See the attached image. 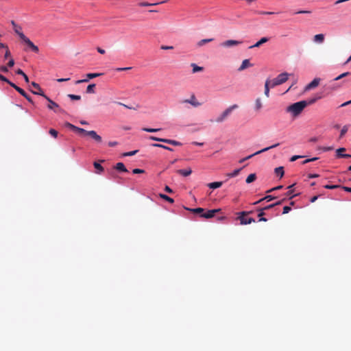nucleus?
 <instances>
[{
	"instance_id": "nucleus-1",
	"label": "nucleus",
	"mask_w": 351,
	"mask_h": 351,
	"mask_svg": "<svg viewBox=\"0 0 351 351\" xmlns=\"http://www.w3.org/2000/svg\"><path fill=\"white\" fill-rule=\"evenodd\" d=\"M307 105L308 103L306 101H300L289 106L286 111L290 113L293 117H297L301 114Z\"/></svg>"
},
{
	"instance_id": "nucleus-2",
	"label": "nucleus",
	"mask_w": 351,
	"mask_h": 351,
	"mask_svg": "<svg viewBox=\"0 0 351 351\" xmlns=\"http://www.w3.org/2000/svg\"><path fill=\"white\" fill-rule=\"evenodd\" d=\"M238 108L239 106L237 104H234L229 106L217 118L216 121L217 123L223 122L227 118V117L230 115L232 110Z\"/></svg>"
},
{
	"instance_id": "nucleus-3",
	"label": "nucleus",
	"mask_w": 351,
	"mask_h": 351,
	"mask_svg": "<svg viewBox=\"0 0 351 351\" xmlns=\"http://www.w3.org/2000/svg\"><path fill=\"white\" fill-rule=\"evenodd\" d=\"M149 139H151L152 141H155L165 143H167V144H169L171 145H174V146H180L182 145V143L180 142L175 141V140L162 138H158V137H156L154 136H149Z\"/></svg>"
},
{
	"instance_id": "nucleus-4",
	"label": "nucleus",
	"mask_w": 351,
	"mask_h": 351,
	"mask_svg": "<svg viewBox=\"0 0 351 351\" xmlns=\"http://www.w3.org/2000/svg\"><path fill=\"white\" fill-rule=\"evenodd\" d=\"M44 98L49 102L47 108L50 110H53L54 112L64 113V110L62 109L58 104L52 101L49 97L47 95L44 97Z\"/></svg>"
},
{
	"instance_id": "nucleus-5",
	"label": "nucleus",
	"mask_w": 351,
	"mask_h": 351,
	"mask_svg": "<svg viewBox=\"0 0 351 351\" xmlns=\"http://www.w3.org/2000/svg\"><path fill=\"white\" fill-rule=\"evenodd\" d=\"M248 212L243 211L239 213V219L240 220V223L242 225L250 224L252 222H255V219L252 217H246V215L248 214Z\"/></svg>"
},
{
	"instance_id": "nucleus-6",
	"label": "nucleus",
	"mask_w": 351,
	"mask_h": 351,
	"mask_svg": "<svg viewBox=\"0 0 351 351\" xmlns=\"http://www.w3.org/2000/svg\"><path fill=\"white\" fill-rule=\"evenodd\" d=\"M21 40L34 53H38L39 49L25 35H22Z\"/></svg>"
},
{
	"instance_id": "nucleus-7",
	"label": "nucleus",
	"mask_w": 351,
	"mask_h": 351,
	"mask_svg": "<svg viewBox=\"0 0 351 351\" xmlns=\"http://www.w3.org/2000/svg\"><path fill=\"white\" fill-rule=\"evenodd\" d=\"M10 86L13 87L18 93H19L22 96H23L29 102L34 104V102L32 98L25 92L23 89L19 87L14 83H10Z\"/></svg>"
},
{
	"instance_id": "nucleus-8",
	"label": "nucleus",
	"mask_w": 351,
	"mask_h": 351,
	"mask_svg": "<svg viewBox=\"0 0 351 351\" xmlns=\"http://www.w3.org/2000/svg\"><path fill=\"white\" fill-rule=\"evenodd\" d=\"M32 86L34 88L35 90H31V92L34 95H38L42 97L46 96L40 85L34 82H32Z\"/></svg>"
},
{
	"instance_id": "nucleus-9",
	"label": "nucleus",
	"mask_w": 351,
	"mask_h": 351,
	"mask_svg": "<svg viewBox=\"0 0 351 351\" xmlns=\"http://www.w3.org/2000/svg\"><path fill=\"white\" fill-rule=\"evenodd\" d=\"M102 75H103V73H88L86 75L87 79L77 80L75 82V84H81V83H84V82H88L90 79H93V78L101 76Z\"/></svg>"
},
{
	"instance_id": "nucleus-10",
	"label": "nucleus",
	"mask_w": 351,
	"mask_h": 351,
	"mask_svg": "<svg viewBox=\"0 0 351 351\" xmlns=\"http://www.w3.org/2000/svg\"><path fill=\"white\" fill-rule=\"evenodd\" d=\"M279 145H280V143H276V144H274V145H273L271 146L263 148V149H261V150L254 153L253 154H251V155L245 157V160H248V159L252 158L253 156H254L256 155L260 154L263 153L265 152H267V151H268V150H269L271 149L275 148V147H278Z\"/></svg>"
},
{
	"instance_id": "nucleus-11",
	"label": "nucleus",
	"mask_w": 351,
	"mask_h": 351,
	"mask_svg": "<svg viewBox=\"0 0 351 351\" xmlns=\"http://www.w3.org/2000/svg\"><path fill=\"white\" fill-rule=\"evenodd\" d=\"M242 43V41L228 40L221 43V46L223 47H231L233 46L239 45Z\"/></svg>"
},
{
	"instance_id": "nucleus-12",
	"label": "nucleus",
	"mask_w": 351,
	"mask_h": 351,
	"mask_svg": "<svg viewBox=\"0 0 351 351\" xmlns=\"http://www.w3.org/2000/svg\"><path fill=\"white\" fill-rule=\"evenodd\" d=\"M320 78L316 77L311 82L308 84L305 87V90H309L316 88L320 83Z\"/></svg>"
},
{
	"instance_id": "nucleus-13",
	"label": "nucleus",
	"mask_w": 351,
	"mask_h": 351,
	"mask_svg": "<svg viewBox=\"0 0 351 351\" xmlns=\"http://www.w3.org/2000/svg\"><path fill=\"white\" fill-rule=\"evenodd\" d=\"M220 211V209H213V210H209L206 211V213H203L202 215H201V217L206 218V219H210L213 218L215 215L217 213H219Z\"/></svg>"
},
{
	"instance_id": "nucleus-14",
	"label": "nucleus",
	"mask_w": 351,
	"mask_h": 351,
	"mask_svg": "<svg viewBox=\"0 0 351 351\" xmlns=\"http://www.w3.org/2000/svg\"><path fill=\"white\" fill-rule=\"evenodd\" d=\"M182 102L190 104L194 107H197L201 105V104L199 101H197V100L194 95H192L191 96L190 99H185Z\"/></svg>"
},
{
	"instance_id": "nucleus-15",
	"label": "nucleus",
	"mask_w": 351,
	"mask_h": 351,
	"mask_svg": "<svg viewBox=\"0 0 351 351\" xmlns=\"http://www.w3.org/2000/svg\"><path fill=\"white\" fill-rule=\"evenodd\" d=\"M86 136H89L97 143H101L102 141L101 137L94 130L88 131Z\"/></svg>"
},
{
	"instance_id": "nucleus-16",
	"label": "nucleus",
	"mask_w": 351,
	"mask_h": 351,
	"mask_svg": "<svg viewBox=\"0 0 351 351\" xmlns=\"http://www.w3.org/2000/svg\"><path fill=\"white\" fill-rule=\"evenodd\" d=\"M289 75V74L287 73H282L279 74L276 77V78L278 79V80L279 81L280 84H282L287 81Z\"/></svg>"
},
{
	"instance_id": "nucleus-17",
	"label": "nucleus",
	"mask_w": 351,
	"mask_h": 351,
	"mask_svg": "<svg viewBox=\"0 0 351 351\" xmlns=\"http://www.w3.org/2000/svg\"><path fill=\"white\" fill-rule=\"evenodd\" d=\"M252 66V64L250 63V60L248 59H245L242 62L241 65L238 69V71H243L244 69H245L248 67H250Z\"/></svg>"
},
{
	"instance_id": "nucleus-18",
	"label": "nucleus",
	"mask_w": 351,
	"mask_h": 351,
	"mask_svg": "<svg viewBox=\"0 0 351 351\" xmlns=\"http://www.w3.org/2000/svg\"><path fill=\"white\" fill-rule=\"evenodd\" d=\"M269 40V38L267 37H263L261 38L260 40H258L257 43H256L254 45L250 46V48H254V47H259L261 45L267 43Z\"/></svg>"
},
{
	"instance_id": "nucleus-19",
	"label": "nucleus",
	"mask_w": 351,
	"mask_h": 351,
	"mask_svg": "<svg viewBox=\"0 0 351 351\" xmlns=\"http://www.w3.org/2000/svg\"><path fill=\"white\" fill-rule=\"evenodd\" d=\"M177 173L180 175H182L183 176H188L191 174L192 170L191 168L186 169H179L177 171Z\"/></svg>"
},
{
	"instance_id": "nucleus-20",
	"label": "nucleus",
	"mask_w": 351,
	"mask_h": 351,
	"mask_svg": "<svg viewBox=\"0 0 351 351\" xmlns=\"http://www.w3.org/2000/svg\"><path fill=\"white\" fill-rule=\"evenodd\" d=\"M346 149L343 147L339 148L337 149V154L338 158H351V155L347 154H340V152H345Z\"/></svg>"
},
{
	"instance_id": "nucleus-21",
	"label": "nucleus",
	"mask_w": 351,
	"mask_h": 351,
	"mask_svg": "<svg viewBox=\"0 0 351 351\" xmlns=\"http://www.w3.org/2000/svg\"><path fill=\"white\" fill-rule=\"evenodd\" d=\"M114 168L119 171H122V172H127L128 171V169L125 168L124 164L123 162H118L117 163L116 166L114 167Z\"/></svg>"
},
{
	"instance_id": "nucleus-22",
	"label": "nucleus",
	"mask_w": 351,
	"mask_h": 351,
	"mask_svg": "<svg viewBox=\"0 0 351 351\" xmlns=\"http://www.w3.org/2000/svg\"><path fill=\"white\" fill-rule=\"evenodd\" d=\"M222 184H223L222 182H210V183L208 184V186L210 189H215L221 187L222 186Z\"/></svg>"
},
{
	"instance_id": "nucleus-23",
	"label": "nucleus",
	"mask_w": 351,
	"mask_h": 351,
	"mask_svg": "<svg viewBox=\"0 0 351 351\" xmlns=\"http://www.w3.org/2000/svg\"><path fill=\"white\" fill-rule=\"evenodd\" d=\"M313 40L315 42L322 43L324 40V35L322 34H316L313 38Z\"/></svg>"
},
{
	"instance_id": "nucleus-24",
	"label": "nucleus",
	"mask_w": 351,
	"mask_h": 351,
	"mask_svg": "<svg viewBox=\"0 0 351 351\" xmlns=\"http://www.w3.org/2000/svg\"><path fill=\"white\" fill-rule=\"evenodd\" d=\"M214 40V38H205L199 40L197 43V46L200 47L204 45L206 43H208L210 42H212Z\"/></svg>"
},
{
	"instance_id": "nucleus-25",
	"label": "nucleus",
	"mask_w": 351,
	"mask_h": 351,
	"mask_svg": "<svg viewBox=\"0 0 351 351\" xmlns=\"http://www.w3.org/2000/svg\"><path fill=\"white\" fill-rule=\"evenodd\" d=\"M186 210H188L193 213H197V214H203V213L204 212V209L202 208H184Z\"/></svg>"
},
{
	"instance_id": "nucleus-26",
	"label": "nucleus",
	"mask_w": 351,
	"mask_h": 351,
	"mask_svg": "<svg viewBox=\"0 0 351 351\" xmlns=\"http://www.w3.org/2000/svg\"><path fill=\"white\" fill-rule=\"evenodd\" d=\"M263 108V104L261 98H257L255 101V110L259 111Z\"/></svg>"
},
{
	"instance_id": "nucleus-27",
	"label": "nucleus",
	"mask_w": 351,
	"mask_h": 351,
	"mask_svg": "<svg viewBox=\"0 0 351 351\" xmlns=\"http://www.w3.org/2000/svg\"><path fill=\"white\" fill-rule=\"evenodd\" d=\"M270 80H267L265 84V95L267 97L269 96Z\"/></svg>"
},
{
	"instance_id": "nucleus-28",
	"label": "nucleus",
	"mask_w": 351,
	"mask_h": 351,
	"mask_svg": "<svg viewBox=\"0 0 351 351\" xmlns=\"http://www.w3.org/2000/svg\"><path fill=\"white\" fill-rule=\"evenodd\" d=\"M93 165H94V167L98 171L97 172V173L100 174L104 171V167L99 162H95L93 163Z\"/></svg>"
},
{
	"instance_id": "nucleus-29",
	"label": "nucleus",
	"mask_w": 351,
	"mask_h": 351,
	"mask_svg": "<svg viewBox=\"0 0 351 351\" xmlns=\"http://www.w3.org/2000/svg\"><path fill=\"white\" fill-rule=\"evenodd\" d=\"M256 179V176L255 173L250 174L246 178V183L250 184L253 182Z\"/></svg>"
},
{
	"instance_id": "nucleus-30",
	"label": "nucleus",
	"mask_w": 351,
	"mask_h": 351,
	"mask_svg": "<svg viewBox=\"0 0 351 351\" xmlns=\"http://www.w3.org/2000/svg\"><path fill=\"white\" fill-rule=\"evenodd\" d=\"M14 32L19 36V37L21 39L22 35H25L22 32V27L19 25H17L14 28Z\"/></svg>"
},
{
	"instance_id": "nucleus-31",
	"label": "nucleus",
	"mask_w": 351,
	"mask_h": 351,
	"mask_svg": "<svg viewBox=\"0 0 351 351\" xmlns=\"http://www.w3.org/2000/svg\"><path fill=\"white\" fill-rule=\"evenodd\" d=\"M191 66L193 68V73L199 72V71H202L204 70V68L202 66H199L197 64H195V63H192Z\"/></svg>"
},
{
	"instance_id": "nucleus-32",
	"label": "nucleus",
	"mask_w": 351,
	"mask_h": 351,
	"mask_svg": "<svg viewBox=\"0 0 351 351\" xmlns=\"http://www.w3.org/2000/svg\"><path fill=\"white\" fill-rule=\"evenodd\" d=\"M275 173L277 176H279L282 178L284 176L285 171L282 167H276L275 169Z\"/></svg>"
},
{
	"instance_id": "nucleus-33",
	"label": "nucleus",
	"mask_w": 351,
	"mask_h": 351,
	"mask_svg": "<svg viewBox=\"0 0 351 351\" xmlns=\"http://www.w3.org/2000/svg\"><path fill=\"white\" fill-rule=\"evenodd\" d=\"M95 86L96 85L95 84H89L86 88V93H89V94L95 93Z\"/></svg>"
},
{
	"instance_id": "nucleus-34",
	"label": "nucleus",
	"mask_w": 351,
	"mask_h": 351,
	"mask_svg": "<svg viewBox=\"0 0 351 351\" xmlns=\"http://www.w3.org/2000/svg\"><path fill=\"white\" fill-rule=\"evenodd\" d=\"M274 198H275V197H273L271 195H267L265 197H263V198L259 199L258 201L254 202V204H257L263 202V200H267V202H269V201L274 199Z\"/></svg>"
},
{
	"instance_id": "nucleus-35",
	"label": "nucleus",
	"mask_w": 351,
	"mask_h": 351,
	"mask_svg": "<svg viewBox=\"0 0 351 351\" xmlns=\"http://www.w3.org/2000/svg\"><path fill=\"white\" fill-rule=\"evenodd\" d=\"M152 146L153 147H160V148H163L165 149H167V150H169V151H171L172 152L173 151V149L169 147H167V146H165L164 145H162V144H158V143H154V144H152Z\"/></svg>"
},
{
	"instance_id": "nucleus-36",
	"label": "nucleus",
	"mask_w": 351,
	"mask_h": 351,
	"mask_svg": "<svg viewBox=\"0 0 351 351\" xmlns=\"http://www.w3.org/2000/svg\"><path fill=\"white\" fill-rule=\"evenodd\" d=\"M159 196H160L162 199H165V200H166V201L169 202V203H173V202H174L173 199H172L171 197H169V196H167V195H165V194H162V193H160V194L159 195Z\"/></svg>"
},
{
	"instance_id": "nucleus-37",
	"label": "nucleus",
	"mask_w": 351,
	"mask_h": 351,
	"mask_svg": "<svg viewBox=\"0 0 351 351\" xmlns=\"http://www.w3.org/2000/svg\"><path fill=\"white\" fill-rule=\"evenodd\" d=\"M278 85H280V83L279 82V81L278 80V79L276 77L271 80H270V84L269 86L271 87V88H274L276 86H278Z\"/></svg>"
},
{
	"instance_id": "nucleus-38",
	"label": "nucleus",
	"mask_w": 351,
	"mask_h": 351,
	"mask_svg": "<svg viewBox=\"0 0 351 351\" xmlns=\"http://www.w3.org/2000/svg\"><path fill=\"white\" fill-rule=\"evenodd\" d=\"M241 169H235L233 172L227 173L226 176L228 178L236 177L239 173Z\"/></svg>"
},
{
	"instance_id": "nucleus-39",
	"label": "nucleus",
	"mask_w": 351,
	"mask_h": 351,
	"mask_svg": "<svg viewBox=\"0 0 351 351\" xmlns=\"http://www.w3.org/2000/svg\"><path fill=\"white\" fill-rule=\"evenodd\" d=\"M165 1L161 2L160 3H164ZM160 3H150L147 2H141L138 5L142 7H148V6H152L159 4Z\"/></svg>"
},
{
	"instance_id": "nucleus-40",
	"label": "nucleus",
	"mask_w": 351,
	"mask_h": 351,
	"mask_svg": "<svg viewBox=\"0 0 351 351\" xmlns=\"http://www.w3.org/2000/svg\"><path fill=\"white\" fill-rule=\"evenodd\" d=\"M75 132H77L79 134L84 135V136H86L87 133L88 132V131H87L83 128H78V127H77Z\"/></svg>"
},
{
	"instance_id": "nucleus-41",
	"label": "nucleus",
	"mask_w": 351,
	"mask_h": 351,
	"mask_svg": "<svg viewBox=\"0 0 351 351\" xmlns=\"http://www.w3.org/2000/svg\"><path fill=\"white\" fill-rule=\"evenodd\" d=\"M260 212L258 215V216L260 217L259 221H267V219L265 217H263V215H265V213L263 212L262 209L258 210Z\"/></svg>"
},
{
	"instance_id": "nucleus-42",
	"label": "nucleus",
	"mask_w": 351,
	"mask_h": 351,
	"mask_svg": "<svg viewBox=\"0 0 351 351\" xmlns=\"http://www.w3.org/2000/svg\"><path fill=\"white\" fill-rule=\"evenodd\" d=\"M295 184H292V185H290L288 186V189H289V191L287 193V195H291L290 197V199H292L293 197H294L295 196H296V195H292L293 192V190H292V188L293 187Z\"/></svg>"
},
{
	"instance_id": "nucleus-43",
	"label": "nucleus",
	"mask_w": 351,
	"mask_h": 351,
	"mask_svg": "<svg viewBox=\"0 0 351 351\" xmlns=\"http://www.w3.org/2000/svg\"><path fill=\"white\" fill-rule=\"evenodd\" d=\"M143 131L147 132H156L158 131H160V128H143L142 129Z\"/></svg>"
},
{
	"instance_id": "nucleus-44",
	"label": "nucleus",
	"mask_w": 351,
	"mask_h": 351,
	"mask_svg": "<svg viewBox=\"0 0 351 351\" xmlns=\"http://www.w3.org/2000/svg\"><path fill=\"white\" fill-rule=\"evenodd\" d=\"M68 97L72 99V100H80L81 99V96L80 95H73V94H69L68 95Z\"/></svg>"
},
{
	"instance_id": "nucleus-45",
	"label": "nucleus",
	"mask_w": 351,
	"mask_h": 351,
	"mask_svg": "<svg viewBox=\"0 0 351 351\" xmlns=\"http://www.w3.org/2000/svg\"><path fill=\"white\" fill-rule=\"evenodd\" d=\"M138 152V150L136 149V150L125 152L123 154V156H132L135 155Z\"/></svg>"
},
{
	"instance_id": "nucleus-46",
	"label": "nucleus",
	"mask_w": 351,
	"mask_h": 351,
	"mask_svg": "<svg viewBox=\"0 0 351 351\" xmlns=\"http://www.w3.org/2000/svg\"><path fill=\"white\" fill-rule=\"evenodd\" d=\"M341 186L340 185H330V184H326L324 186V188L325 189H338V188H341Z\"/></svg>"
},
{
	"instance_id": "nucleus-47",
	"label": "nucleus",
	"mask_w": 351,
	"mask_h": 351,
	"mask_svg": "<svg viewBox=\"0 0 351 351\" xmlns=\"http://www.w3.org/2000/svg\"><path fill=\"white\" fill-rule=\"evenodd\" d=\"M350 75V73H349V72L343 73H342V74L339 75L338 77H335V78L334 79V80H335V81H336V80H340V79H341V78H343V77H346V76H348V75Z\"/></svg>"
},
{
	"instance_id": "nucleus-48",
	"label": "nucleus",
	"mask_w": 351,
	"mask_h": 351,
	"mask_svg": "<svg viewBox=\"0 0 351 351\" xmlns=\"http://www.w3.org/2000/svg\"><path fill=\"white\" fill-rule=\"evenodd\" d=\"M348 131V126L347 125H344L343 127V128L341 129V132H340V138H341L342 136H344V134L347 132Z\"/></svg>"
},
{
	"instance_id": "nucleus-49",
	"label": "nucleus",
	"mask_w": 351,
	"mask_h": 351,
	"mask_svg": "<svg viewBox=\"0 0 351 351\" xmlns=\"http://www.w3.org/2000/svg\"><path fill=\"white\" fill-rule=\"evenodd\" d=\"M49 133L54 138L58 136V132L54 129H50Z\"/></svg>"
},
{
	"instance_id": "nucleus-50",
	"label": "nucleus",
	"mask_w": 351,
	"mask_h": 351,
	"mask_svg": "<svg viewBox=\"0 0 351 351\" xmlns=\"http://www.w3.org/2000/svg\"><path fill=\"white\" fill-rule=\"evenodd\" d=\"M0 80H1L3 82H7L9 85H10V83H12V82L8 80L5 76H3L1 74H0Z\"/></svg>"
},
{
	"instance_id": "nucleus-51",
	"label": "nucleus",
	"mask_w": 351,
	"mask_h": 351,
	"mask_svg": "<svg viewBox=\"0 0 351 351\" xmlns=\"http://www.w3.org/2000/svg\"><path fill=\"white\" fill-rule=\"evenodd\" d=\"M66 126L69 128L70 129L75 131L77 126H75L74 125L70 123H66Z\"/></svg>"
},
{
	"instance_id": "nucleus-52",
	"label": "nucleus",
	"mask_w": 351,
	"mask_h": 351,
	"mask_svg": "<svg viewBox=\"0 0 351 351\" xmlns=\"http://www.w3.org/2000/svg\"><path fill=\"white\" fill-rule=\"evenodd\" d=\"M133 173L137 174V173H143L145 171L143 169H134L132 171Z\"/></svg>"
},
{
	"instance_id": "nucleus-53",
	"label": "nucleus",
	"mask_w": 351,
	"mask_h": 351,
	"mask_svg": "<svg viewBox=\"0 0 351 351\" xmlns=\"http://www.w3.org/2000/svg\"><path fill=\"white\" fill-rule=\"evenodd\" d=\"M160 49L162 50H170V49H173V46L161 45Z\"/></svg>"
},
{
	"instance_id": "nucleus-54",
	"label": "nucleus",
	"mask_w": 351,
	"mask_h": 351,
	"mask_svg": "<svg viewBox=\"0 0 351 351\" xmlns=\"http://www.w3.org/2000/svg\"><path fill=\"white\" fill-rule=\"evenodd\" d=\"M290 210H291V207H290V206H284V208H283V212H282V213H283V214H287V213H288Z\"/></svg>"
},
{
	"instance_id": "nucleus-55",
	"label": "nucleus",
	"mask_w": 351,
	"mask_h": 351,
	"mask_svg": "<svg viewBox=\"0 0 351 351\" xmlns=\"http://www.w3.org/2000/svg\"><path fill=\"white\" fill-rule=\"evenodd\" d=\"M318 158H309V159H306L305 160H304L302 162V164H306L307 162H311V161H315V160H317Z\"/></svg>"
},
{
	"instance_id": "nucleus-56",
	"label": "nucleus",
	"mask_w": 351,
	"mask_h": 351,
	"mask_svg": "<svg viewBox=\"0 0 351 351\" xmlns=\"http://www.w3.org/2000/svg\"><path fill=\"white\" fill-rule=\"evenodd\" d=\"M282 187L283 186L282 185L278 186L276 187H274V188L267 191V193H270V192L276 191V190H280V189H282Z\"/></svg>"
},
{
	"instance_id": "nucleus-57",
	"label": "nucleus",
	"mask_w": 351,
	"mask_h": 351,
	"mask_svg": "<svg viewBox=\"0 0 351 351\" xmlns=\"http://www.w3.org/2000/svg\"><path fill=\"white\" fill-rule=\"evenodd\" d=\"M10 55H11V54H10V51L9 49H8V48H7V49H5V55H4V58H5V59H7L8 57H10Z\"/></svg>"
},
{
	"instance_id": "nucleus-58",
	"label": "nucleus",
	"mask_w": 351,
	"mask_h": 351,
	"mask_svg": "<svg viewBox=\"0 0 351 351\" xmlns=\"http://www.w3.org/2000/svg\"><path fill=\"white\" fill-rule=\"evenodd\" d=\"M132 67H121V68H117L116 70L117 71H128L130 70Z\"/></svg>"
},
{
	"instance_id": "nucleus-59",
	"label": "nucleus",
	"mask_w": 351,
	"mask_h": 351,
	"mask_svg": "<svg viewBox=\"0 0 351 351\" xmlns=\"http://www.w3.org/2000/svg\"><path fill=\"white\" fill-rule=\"evenodd\" d=\"M276 206V204H270V205H268L265 207H264L263 208H261L263 210H269V209H271L273 207H274Z\"/></svg>"
},
{
	"instance_id": "nucleus-60",
	"label": "nucleus",
	"mask_w": 351,
	"mask_h": 351,
	"mask_svg": "<svg viewBox=\"0 0 351 351\" xmlns=\"http://www.w3.org/2000/svg\"><path fill=\"white\" fill-rule=\"evenodd\" d=\"M14 65V60L12 58H10L8 63V66L12 67Z\"/></svg>"
},
{
	"instance_id": "nucleus-61",
	"label": "nucleus",
	"mask_w": 351,
	"mask_h": 351,
	"mask_svg": "<svg viewBox=\"0 0 351 351\" xmlns=\"http://www.w3.org/2000/svg\"><path fill=\"white\" fill-rule=\"evenodd\" d=\"M0 71L4 73L8 71V66H0Z\"/></svg>"
},
{
	"instance_id": "nucleus-62",
	"label": "nucleus",
	"mask_w": 351,
	"mask_h": 351,
	"mask_svg": "<svg viewBox=\"0 0 351 351\" xmlns=\"http://www.w3.org/2000/svg\"><path fill=\"white\" fill-rule=\"evenodd\" d=\"M303 156H293L291 158L290 160L291 162H293V161H295L297 159L300 158H302Z\"/></svg>"
},
{
	"instance_id": "nucleus-63",
	"label": "nucleus",
	"mask_w": 351,
	"mask_h": 351,
	"mask_svg": "<svg viewBox=\"0 0 351 351\" xmlns=\"http://www.w3.org/2000/svg\"><path fill=\"white\" fill-rule=\"evenodd\" d=\"M165 191L167 193H173L172 189H171L169 186H166L165 187Z\"/></svg>"
},
{
	"instance_id": "nucleus-64",
	"label": "nucleus",
	"mask_w": 351,
	"mask_h": 351,
	"mask_svg": "<svg viewBox=\"0 0 351 351\" xmlns=\"http://www.w3.org/2000/svg\"><path fill=\"white\" fill-rule=\"evenodd\" d=\"M343 190H344L346 192H350L351 193V187H348V186H341V187Z\"/></svg>"
}]
</instances>
